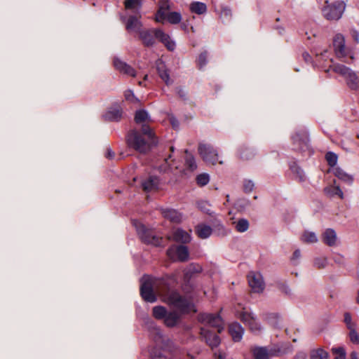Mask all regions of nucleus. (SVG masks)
<instances>
[{
	"mask_svg": "<svg viewBox=\"0 0 359 359\" xmlns=\"http://www.w3.org/2000/svg\"><path fill=\"white\" fill-rule=\"evenodd\" d=\"M162 297L163 301L182 313L196 312L195 306L189 299L182 297L176 292H167L165 281L158 280L152 285L149 281H145L141 285L140 292L142 298L149 302H154L156 299L154 293Z\"/></svg>",
	"mask_w": 359,
	"mask_h": 359,
	"instance_id": "nucleus-1",
	"label": "nucleus"
},
{
	"mask_svg": "<svg viewBox=\"0 0 359 359\" xmlns=\"http://www.w3.org/2000/svg\"><path fill=\"white\" fill-rule=\"evenodd\" d=\"M135 121L142 126V133L130 131L126 138L128 145L140 153H146L156 143L154 134L149 126L152 119L147 111L140 109L135 113Z\"/></svg>",
	"mask_w": 359,
	"mask_h": 359,
	"instance_id": "nucleus-2",
	"label": "nucleus"
},
{
	"mask_svg": "<svg viewBox=\"0 0 359 359\" xmlns=\"http://www.w3.org/2000/svg\"><path fill=\"white\" fill-rule=\"evenodd\" d=\"M198 320L203 324L201 329V334L207 344L212 348L218 346L220 339L216 332L220 333L224 329L223 321L220 316L219 315L202 313L199 315Z\"/></svg>",
	"mask_w": 359,
	"mask_h": 359,
	"instance_id": "nucleus-3",
	"label": "nucleus"
},
{
	"mask_svg": "<svg viewBox=\"0 0 359 359\" xmlns=\"http://www.w3.org/2000/svg\"><path fill=\"white\" fill-rule=\"evenodd\" d=\"M154 37L162 42L169 50L175 49V43L170 39L168 34L163 32L161 29H142L139 33L140 39L147 46L154 44Z\"/></svg>",
	"mask_w": 359,
	"mask_h": 359,
	"instance_id": "nucleus-4",
	"label": "nucleus"
},
{
	"mask_svg": "<svg viewBox=\"0 0 359 359\" xmlns=\"http://www.w3.org/2000/svg\"><path fill=\"white\" fill-rule=\"evenodd\" d=\"M170 3L168 1H163L160 3L159 8L156 13L155 20L158 22H163L167 20L172 24H177L182 20V16L180 13L171 12L167 13L170 9Z\"/></svg>",
	"mask_w": 359,
	"mask_h": 359,
	"instance_id": "nucleus-5",
	"label": "nucleus"
},
{
	"mask_svg": "<svg viewBox=\"0 0 359 359\" xmlns=\"http://www.w3.org/2000/svg\"><path fill=\"white\" fill-rule=\"evenodd\" d=\"M327 4L322 10L323 16L329 20H337L341 18L345 10L346 4L344 1H337L332 4L325 1Z\"/></svg>",
	"mask_w": 359,
	"mask_h": 359,
	"instance_id": "nucleus-6",
	"label": "nucleus"
},
{
	"mask_svg": "<svg viewBox=\"0 0 359 359\" xmlns=\"http://www.w3.org/2000/svg\"><path fill=\"white\" fill-rule=\"evenodd\" d=\"M137 231L142 241L146 243L156 246L160 245L162 243V238L156 236L154 232L146 228L142 224H136Z\"/></svg>",
	"mask_w": 359,
	"mask_h": 359,
	"instance_id": "nucleus-7",
	"label": "nucleus"
},
{
	"mask_svg": "<svg viewBox=\"0 0 359 359\" xmlns=\"http://www.w3.org/2000/svg\"><path fill=\"white\" fill-rule=\"evenodd\" d=\"M198 152L203 159L210 164L215 165L217 163H222L219 161L217 151L209 144H200L198 147Z\"/></svg>",
	"mask_w": 359,
	"mask_h": 359,
	"instance_id": "nucleus-8",
	"label": "nucleus"
},
{
	"mask_svg": "<svg viewBox=\"0 0 359 359\" xmlns=\"http://www.w3.org/2000/svg\"><path fill=\"white\" fill-rule=\"evenodd\" d=\"M237 316L254 332L260 330V326L251 313L245 308H242L241 311H236Z\"/></svg>",
	"mask_w": 359,
	"mask_h": 359,
	"instance_id": "nucleus-9",
	"label": "nucleus"
},
{
	"mask_svg": "<svg viewBox=\"0 0 359 359\" xmlns=\"http://www.w3.org/2000/svg\"><path fill=\"white\" fill-rule=\"evenodd\" d=\"M168 256L173 261H186L189 257V251L186 246L173 245L167 251Z\"/></svg>",
	"mask_w": 359,
	"mask_h": 359,
	"instance_id": "nucleus-10",
	"label": "nucleus"
},
{
	"mask_svg": "<svg viewBox=\"0 0 359 359\" xmlns=\"http://www.w3.org/2000/svg\"><path fill=\"white\" fill-rule=\"evenodd\" d=\"M249 285L253 292L259 293L264 289V283L262 275L258 272L251 271L248 275Z\"/></svg>",
	"mask_w": 359,
	"mask_h": 359,
	"instance_id": "nucleus-11",
	"label": "nucleus"
},
{
	"mask_svg": "<svg viewBox=\"0 0 359 359\" xmlns=\"http://www.w3.org/2000/svg\"><path fill=\"white\" fill-rule=\"evenodd\" d=\"M333 46L338 57H344L346 53L345 39L342 34H337L333 39Z\"/></svg>",
	"mask_w": 359,
	"mask_h": 359,
	"instance_id": "nucleus-12",
	"label": "nucleus"
},
{
	"mask_svg": "<svg viewBox=\"0 0 359 359\" xmlns=\"http://www.w3.org/2000/svg\"><path fill=\"white\" fill-rule=\"evenodd\" d=\"M114 67L122 74L133 77L136 76V72L132 67L118 58H114Z\"/></svg>",
	"mask_w": 359,
	"mask_h": 359,
	"instance_id": "nucleus-13",
	"label": "nucleus"
},
{
	"mask_svg": "<svg viewBox=\"0 0 359 359\" xmlns=\"http://www.w3.org/2000/svg\"><path fill=\"white\" fill-rule=\"evenodd\" d=\"M229 332L233 340L238 341L242 339L244 330L240 324L233 323L229 325Z\"/></svg>",
	"mask_w": 359,
	"mask_h": 359,
	"instance_id": "nucleus-14",
	"label": "nucleus"
},
{
	"mask_svg": "<svg viewBox=\"0 0 359 359\" xmlns=\"http://www.w3.org/2000/svg\"><path fill=\"white\" fill-rule=\"evenodd\" d=\"M142 23L139 18L136 16H130L126 22V29L130 32H137L140 33L141 29Z\"/></svg>",
	"mask_w": 359,
	"mask_h": 359,
	"instance_id": "nucleus-15",
	"label": "nucleus"
},
{
	"mask_svg": "<svg viewBox=\"0 0 359 359\" xmlns=\"http://www.w3.org/2000/svg\"><path fill=\"white\" fill-rule=\"evenodd\" d=\"M172 236V239L177 242L187 243L191 241L190 234L181 229H175Z\"/></svg>",
	"mask_w": 359,
	"mask_h": 359,
	"instance_id": "nucleus-16",
	"label": "nucleus"
},
{
	"mask_svg": "<svg viewBox=\"0 0 359 359\" xmlns=\"http://www.w3.org/2000/svg\"><path fill=\"white\" fill-rule=\"evenodd\" d=\"M163 217L174 223H180L182 220V215L180 212L172 209L163 210Z\"/></svg>",
	"mask_w": 359,
	"mask_h": 359,
	"instance_id": "nucleus-17",
	"label": "nucleus"
},
{
	"mask_svg": "<svg viewBox=\"0 0 359 359\" xmlns=\"http://www.w3.org/2000/svg\"><path fill=\"white\" fill-rule=\"evenodd\" d=\"M122 116V109L118 104H115L110 107L107 111L106 118L111 121H118Z\"/></svg>",
	"mask_w": 359,
	"mask_h": 359,
	"instance_id": "nucleus-18",
	"label": "nucleus"
},
{
	"mask_svg": "<svg viewBox=\"0 0 359 359\" xmlns=\"http://www.w3.org/2000/svg\"><path fill=\"white\" fill-rule=\"evenodd\" d=\"M195 231L200 238L205 239L211 235L212 231L210 226L200 224L196 226Z\"/></svg>",
	"mask_w": 359,
	"mask_h": 359,
	"instance_id": "nucleus-19",
	"label": "nucleus"
},
{
	"mask_svg": "<svg viewBox=\"0 0 359 359\" xmlns=\"http://www.w3.org/2000/svg\"><path fill=\"white\" fill-rule=\"evenodd\" d=\"M337 239L335 231L330 229H327L323 235V242L330 246L335 245Z\"/></svg>",
	"mask_w": 359,
	"mask_h": 359,
	"instance_id": "nucleus-20",
	"label": "nucleus"
},
{
	"mask_svg": "<svg viewBox=\"0 0 359 359\" xmlns=\"http://www.w3.org/2000/svg\"><path fill=\"white\" fill-rule=\"evenodd\" d=\"M158 184V180L156 177H149V179L144 181L142 184V189L145 191H151L155 190Z\"/></svg>",
	"mask_w": 359,
	"mask_h": 359,
	"instance_id": "nucleus-21",
	"label": "nucleus"
},
{
	"mask_svg": "<svg viewBox=\"0 0 359 359\" xmlns=\"http://www.w3.org/2000/svg\"><path fill=\"white\" fill-rule=\"evenodd\" d=\"M334 175L339 180L346 182L347 184H351L353 182V177L351 175L346 173L340 168H335L333 169Z\"/></svg>",
	"mask_w": 359,
	"mask_h": 359,
	"instance_id": "nucleus-22",
	"label": "nucleus"
},
{
	"mask_svg": "<svg viewBox=\"0 0 359 359\" xmlns=\"http://www.w3.org/2000/svg\"><path fill=\"white\" fill-rule=\"evenodd\" d=\"M157 70L160 77L165 81L166 84H169V74L166 69L164 63L162 61H158L156 64Z\"/></svg>",
	"mask_w": 359,
	"mask_h": 359,
	"instance_id": "nucleus-23",
	"label": "nucleus"
},
{
	"mask_svg": "<svg viewBox=\"0 0 359 359\" xmlns=\"http://www.w3.org/2000/svg\"><path fill=\"white\" fill-rule=\"evenodd\" d=\"M345 79L346 80L347 85L351 89H357L359 87V81L356 74L351 71L347 76H346Z\"/></svg>",
	"mask_w": 359,
	"mask_h": 359,
	"instance_id": "nucleus-24",
	"label": "nucleus"
},
{
	"mask_svg": "<svg viewBox=\"0 0 359 359\" xmlns=\"http://www.w3.org/2000/svg\"><path fill=\"white\" fill-rule=\"evenodd\" d=\"M253 355L255 359H269L271 354L265 348H255L253 349Z\"/></svg>",
	"mask_w": 359,
	"mask_h": 359,
	"instance_id": "nucleus-25",
	"label": "nucleus"
},
{
	"mask_svg": "<svg viewBox=\"0 0 359 359\" xmlns=\"http://www.w3.org/2000/svg\"><path fill=\"white\" fill-rule=\"evenodd\" d=\"M179 318L178 314L175 312L166 313L164 318L165 324L168 327H173L177 324Z\"/></svg>",
	"mask_w": 359,
	"mask_h": 359,
	"instance_id": "nucleus-26",
	"label": "nucleus"
},
{
	"mask_svg": "<svg viewBox=\"0 0 359 359\" xmlns=\"http://www.w3.org/2000/svg\"><path fill=\"white\" fill-rule=\"evenodd\" d=\"M190 10L193 13L200 15L205 13L207 8L205 4L196 1L191 4Z\"/></svg>",
	"mask_w": 359,
	"mask_h": 359,
	"instance_id": "nucleus-27",
	"label": "nucleus"
},
{
	"mask_svg": "<svg viewBox=\"0 0 359 359\" xmlns=\"http://www.w3.org/2000/svg\"><path fill=\"white\" fill-rule=\"evenodd\" d=\"M332 70L337 74H339L341 76H342L344 79L346 78V76L348 75V74L351 71L349 68L346 67V66L339 64L334 65L332 66Z\"/></svg>",
	"mask_w": 359,
	"mask_h": 359,
	"instance_id": "nucleus-28",
	"label": "nucleus"
},
{
	"mask_svg": "<svg viewBox=\"0 0 359 359\" xmlns=\"http://www.w3.org/2000/svg\"><path fill=\"white\" fill-rule=\"evenodd\" d=\"M311 359H327L328 353L322 348L313 350L311 352Z\"/></svg>",
	"mask_w": 359,
	"mask_h": 359,
	"instance_id": "nucleus-29",
	"label": "nucleus"
},
{
	"mask_svg": "<svg viewBox=\"0 0 359 359\" xmlns=\"http://www.w3.org/2000/svg\"><path fill=\"white\" fill-rule=\"evenodd\" d=\"M325 192L330 196H338L343 198V192L338 186H330L325 189Z\"/></svg>",
	"mask_w": 359,
	"mask_h": 359,
	"instance_id": "nucleus-30",
	"label": "nucleus"
},
{
	"mask_svg": "<svg viewBox=\"0 0 359 359\" xmlns=\"http://www.w3.org/2000/svg\"><path fill=\"white\" fill-rule=\"evenodd\" d=\"M302 241L304 243H313L317 241V237L313 232L305 231L301 238Z\"/></svg>",
	"mask_w": 359,
	"mask_h": 359,
	"instance_id": "nucleus-31",
	"label": "nucleus"
},
{
	"mask_svg": "<svg viewBox=\"0 0 359 359\" xmlns=\"http://www.w3.org/2000/svg\"><path fill=\"white\" fill-rule=\"evenodd\" d=\"M166 313V309L163 306H155L153 309V316L156 319L164 318Z\"/></svg>",
	"mask_w": 359,
	"mask_h": 359,
	"instance_id": "nucleus-32",
	"label": "nucleus"
},
{
	"mask_svg": "<svg viewBox=\"0 0 359 359\" xmlns=\"http://www.w3.org/2000/svg\"><path fill=\"white\" fill-rule=\"evenodd\" d=\"M332 353L334 359H345L346 358V351L343 347L332 348Z\"/></svg>",
	"mask_w": 359,
	"mask_h": 359,
	"instance_id": "nucleus-33",
	"label": "nucleus"
},
{
	"mask_svg": "<svg viewBox=\"0 0 359 359\" xmlns=\"http://www.w3.org/2000/svg\"><path fill=\"white\" fill-rule=\"evenodd\" d=\"M186 165L191 171H193L196 168L194 158L191 154H188L187 151H186Z\"/></svg>",
	"mask_w": 359,
	"mask_h": 359,
	"instance_id": "nucleus-34",
	"label": "nucleus"
},
{
	"mask_svg": "<svg viewBox=\"0 0 359 359\" xmlns=\"http://www.w3.org/2000/svg\"><path fill=\"white\" fill-rule=\"evenodd\" d=\"M249 227V223L248 220L241 219L238 221L236 224V229L239 232H244L248 230Z\"/></svg>",
	"mask_w": 359,
	"mask_h": 359,
	"instance_id": "nucleus-35",
	"label": "nucleus"
},
{
	"mask_svg": "<svg viewBox=\"0 0 359 359\" xmlns=\"http://www.w3.org/2000/svg\"><path fill=\"white\" fill-rule=\"evenodd\" d=\"M140 0H126L125 7L126 9H136L140 7Z\"/></svg>",
	"mask_w": 359,
	"mask_h": 359,
	"instance_id": "nucleus-36",
	"label": "nucleus"
},
{
	"mask_svg": "<svg viewBox=\"0 0 359 359\" xmlns=\"http://www.w3.org/2000/svg\"><path fill=\"white\" fill-rule=\"evenodd\" d=\"M326 161L330 166H334L337 162V156L332 152H328L325 155Z\"/></svg>",
	"mask_w": 359,
	"mask_h": 359,
	"instance_id": "nucleus-37",
	"label": "nucleus"
},
{
	"mask_svg": "<svg viewBox=\"0 0 359 359\" xmlns=\"http://www.w3.org/2000/svg\"><path fill=\"white\" fill-rule=\"evenodd\" d=\"M124 97L127 101H129L133 103L139 102L138 98L135 97L133 93V91L131 90H127L124 93Z\"/></svg>",
	"mask_w": 359,
	"mask_h": 359,
	"instance_id": "nucleus-38",
	"label": "nucleus"
},
{
	"mask_svg": "<svg viewBox=\"0 0 359 359\" xmlns=\"http://www.w3.org/2000/svg\"><path fill=\"white\" fill-rule=\"evenodd\" d=\"M196 181L200 186L206 185L210 181L209 175L205 173L201 174L197 176Z\"/></svg>",
	"mask_w": 359,
	"mask_h": 359,
	"instance_id": "nucleus-39",
	"label": "nucleus"
},
{
	"mask_svg": "<svg viewBox=\"0 0 359 359\" xmlns=\"http://www.w3.org/2000/svg\"><path fill=\"white\" fill-rule=\"evenodd\" d=\"M349 337L352 343L359 344V334L356 332V327L349 330Z\"/></svg>",
	"mask_w": 359,
	"mask_h": 359,
	"instance_id": "nucleus-40",
	"label": "nucleus"
},
{
	"mask_svg": "<svg viewBox=\"0 0 359 359\" xmlns=\"http://www.w3.org/2000/svg\"><path fill=\"white\" fill-rule=\"evenodd\" d=\"M344 322L348 330L356 327V324L352 321L351 316L348 313L344 315Z\"/></svg>",
	"mask_w": 359,
	"mask_h": 359,
	"instance_id": "nucleus-41",
	"label": "nucleus"
},
{
	"mask_svg": "<svg viewBox=\"0 0 359 359\" xmlns=\"http://www.w3.org/2000/svg\"><path fill=\"white\" fill-rule=\"evenodd\" d=\"M207 55L205 53H201L197 60L199 68H202L206 64Z\"/></svg>",
	"mask_w": 359,
	"mask_h": 359,
	"instance_id": "nucleus-42",
	"label": "nucleus"
},
{
	"mask_svg": "<svg viewBox=\"0 0 359 359\" xmlns=\"http://www.w3.org/2000/svg\"><path fill=\"white\" fill-rule=\"evenodd\" d=\"M243 187L245 192H250L254 188V183L250 180L245 181Z\"/></svg>",
	"mask_w": 359,
	"mask_h": 359,
	"instance_id": "nucleus-43",
	"label": "nucleus"
},
{
	"mask_svg": "<svg viewBox=\"0 0 359 359\" xmlns=\"http://www.w3.org/2000/svg\"><path fill=\"white\" fill-rule=\"evenodd\" d=\"M165 163L168 165V167L171 170L175 168V169L178 168V166L175 165V163H174L172 160H170V156H169L168 158L165 159Z\"/></svg>",
	"mask_w": 359,
	"mask_h": 359,
	"instance_id": "nucleus-44",
	"label": "nucleus"
},
{
	"mask_svg": "<svg viewBox=\"0 0 359 359\" xmlns=\"http://www.w3.org/2000/svg\"><path fill=\"white\" fill-rule=\"evenodd\" d=\"M351 36L354 41H355L356 42L359 41V33L357 31L353 30L351 32Z\"/></svg>",
	"mask_w": 359,
	"mask_h": 359,
	"instance_id": "nucleus-45",
	"label": "nucleus"
},
{
	"mask_svg": "<svg viewBox=\"0 0 359 359\" xmlns=\"http://www.w3.org/2000/svg\"><path fill=\"white\" fill-rule=\"evenodd\" d=\"M170 121L173 128H177L178 126L177 121L175 118L171 117L170 118Z\"/></svg>",
	"mask_w": 359,
	"mask_h": 359,
	"instance_id": "nucleus-46",
	"label": "nucleus"
},
{
	"mask_svg": "<svg viewBox=\"0 0 359 359\" xmlns=\"http://www.w3.org/2000/svg\"><path fill=\"white\" fill-rule=\"evenodd\" d=\"M300 257V251L299 250H297L294 252L292 259H298Z\"/></svg>",
	"mask_w": 359,
	"mask_h": 359,
	"instance_id": "nucleus-47",
	"label": "nucleus"
},
{
	"mask_svg": "<svg viewBox=\"0 0 359 359\" xmlns=\"http://www.w3.org/2000/svg\"><path fill=\"white\" fill-rule=\"evenodd\" d=\"M190 268H192L191 270L194 271L196 273H199L201 271V267L199 266H196L191 265V266H190Z\"/></svg>",
	"mask_w": 359,
	"mask_h": 359,
	"instance_id": "nucleus-48",
	"label": "nucleus"
},
{
	"mask_svg": "<svg viewBox=\"0 0 359 359\" xmlns=\"http://www.w3.org/2000/svg\"><path fill=\"white\" fill-rule=\"evenodd\" d=\"M207 203H204V202H201V203H198V208L201 209L203 211H205L206 210L205 209V205H206Z\"/></svg>",
	"mask_w": 359,
	"mask_h": 359,
	"instance_id": "nucleus-49",
	"label": "nucleus"
},
{
	"mask_svg": "<svg viewBox=\"0 0 359 359\" xmlns=\"http://www.w3.org/2000/svg\"><path fill=\"white\" fill-rule=\"evenodd\" d=\"M215 359H224V356L222 353H219L218 355L217 353H215Z\"/></svg>",
	"mask_w": 359,
	"mask_h": 359,
	"instance_id": "nucleus-50",
	"label": "nucleus"
},
{
	"mask_svg": "<svg viewBox=\"0 0 359 359\" xmlns=\"http://www.w3.org/2000/svg\"><path fill=\"white\" fill-rule=\"evenodd\" d=\"M114 156V154L111 152V150H108L107 153V157L109 158H111Z\"/></svg>",
	"mask_w": 359,
	"mask_h": 359,
	"instance_id": "nucleus-51",
	"label": "nucleus"
},
{
	"mask_svg": "<svg viewBox=\"0 0 359 359\" xmlns=\"http://www.w3.org/2000/svg\"><path fill=\"white\" fill-rule=\"evenodd\" d=\"M351 359H358L357 353L355 352H352L351 353Z\"/></svg>",
	"mask_w": 359,
	"mask_h": 359,
	"instance_id": "nucleus-52",
	"label": "nucleus"
},
{
	"mask_svg": "<svg viewBox=\"0 0 359 359\" xmlns=\"http://www.w3.org/2000/svg\"><path fill=\"white\" fill-rule=\"evenodd\" d=\"M161 170L162 171L165 172V171L167 170V168H165V167H161Z\"/></svg>",
	"mask_w": 359,
	"mask_h": 359,
	"instance_id": "nucleus-53",
	"label": "nucleus"
},
{
	"mask_svg": "<svg viewBox=\"0 0 359 359\" xmlns=\"http://www.w3.org/2000/svg\"><path fill=\"white\" fill-rule=\"evenodd\" d=\"M138 85L140 86H146L145 85H143V82L142 81H139L138 82Z\"/></svg>",
	"mask_w": 359,
	"mask_h": 359,
	"instance_id": "nucleus-54",
	"label": "nucleus"
},
{
	"mask_svg": "<svg viewBox=\"0 0 359 359\" xmlns=\"http://www.w3.org/2000/svg\"><path fill=\"white\" fill-rule=\"evenodd\" d=\"M147 78H148V75H147V74L144 75V80H147Z\"/></svg>",
	"mask_w": 359,
	"mask_h": 359,
	"instance_id": "nucleus-55",
	"label": "nucleus"
},
{
	"mask_svg": "<svg viewBox=\"0 0 359 359\" xmlns=\"http://www.w3.org/2000/svg\"><path fill=\"white\" fill-rule=\"evenodd\" d=\"M357 302L359 304V290H358V297H357Z\"/></svg>",
	"mask_w": 359,
	"mask_h": 359,
	"instance_id": "nucleus-56",
	"label": "nucleus"
},
{
	"mask_svg": "<svg viewBox=\"0 0 359 359\" xmlns=\"http://www.w3.org/2000/svg\"><path fill=\"white\" fill-rule=\"evenodd\" d=\"M292 341H297V339H296L295 338H294V339H292Z\"/></svg>",
	"mask_w": 359,
	"mask_h": 359,
	"instance_id": "nucleus-57",
	"label": "nucleus"
}]
</instances>
